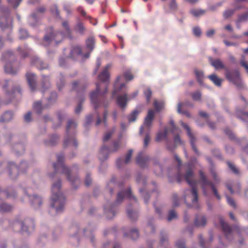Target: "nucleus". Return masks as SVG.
<instances>
[{
	"label": "nucleus",
	"instance_id": "33",
	"mask_svg": "<svg viewBox=\"0 0 248 248\" xmlns=\"http://www.w3.org/2000/svg\"><path fill=\"white\" fill-rule=\"evenodd\" d=\"M49 87L50 84L47 79V78H44V79L42 82V87L41 91L44 94L48 92V88H49Z\"/></svg>",
	"mask_w": 248,
	"mask_h": 248
},
{
	"label": "nucleus",
	"instance_id": "27",
	"mask_svg": "<svg viewBox=\"0 0 248 248\" xmlns=\"http://www.w3.org/2000/svg\"><path fill=\"white\" fill-rule=\"evenodd\" d=\"M12 197H15V193L12 189H10L8 190H2L0 189V198H10Z\"/></svg>",
	"mask_w": 248,
	"mask_h": 248
},
{
	"label": "nucleus",
	"instance_id": "60",
	"mask_svg": "<svg viewBox=\"0 0 248 248\" xmlns=\"http://www.w3.org/2000/svg\"><path fill=\"white\" fill-rule=\"evenodd\" d=\"M158 195V193L156 191L154 190V191H152L150 193V194L149 193H147L146 194L144 197V202H145V203H147L148 202V199H147V197H148L149 195H150V196H151V197H153V196H156L157 195Z\"/></svg>",
	"mask_w": 248,
	"mask_h": 248
},
{
	"label": "nucleus",
	"instance_id": "19",
	"mask_svg": "<svg viewBox=\"0 0 248 248\" xmlns=\"http://www.w3.org/2000/svg\"><path fill=\"white\" fill-rule=\"evenodd\" d=\"M216 219L219 220L220 225L222 227L223 232L225 233L226 238H228L229 235L231 234L232 228L227 223L225 222L221 217L217 216V217Z\"/></svg>",
	"mask_w": 248,
	"mask_h": 248
},
{
	"label": "nucleus",
	"instance_id": "24",
	"mask_svg": "<svg viewBox=\"0 0 248 248\" xmlns=\"http://www.w3.org/2000/svg\"><path fill=\"white\" fill-rule=\"evenodd\" d=\"M127 100L128 98L126 94L119 95L116 99L118 105L122 108L126 107Z\"/></svg>",
	"mask_w": 248,
	"mask_h": 248
},
{
	"label": "nucleus",
	"instance_id": "8",
	"mask_svg": "<svg viewBox=\"0 0 248 248\" xmlns=\"http://www.w3.org/2000/svg\"><path fill=\"white\" fill-rule=\"evenodd\" d=\"M14 58L13 54L11 51H7L4 53L2 55V60L6 62L4 66V71L6 73L15 75L18 71V69H14L12 65L11 61Z\"/></svg>",
	"mask_w": 248,
	"mask_h": 248
},
{
	"label": "nucleus",
	"instance_id": "36",
	"mask_svg": "<svg viewBox=\"0 0 248 248\" xmlns=\"http://www.w3.org/2000/svg\"><path fill=\"white\" fill-rule=\"evenodd\" d=\"M47 107L48 105L42 106V103L40 101L34 103L33 106L34 110L38 114H40L42 112L44 108H47Z\"/></svg>",
	"mask_w": 248,
	"mask_h": 248
},
{
	"label": "nucleus",
	"instance_id": "45",
	"mask_svg": "<svg viewBox=\"0 0 248 248\" xmlns=\"http://www.w3.org/2000/svg\"><path fill=\"white\" fill-rule=\"evenodd\" d=\"M190 13L195 17H197L204 15L205 13V11L203 10L198 9H192L190 11Z\"/></svg>",
	"mask_w": 248,
	"mask_h": 248
},
{
	"label": "nucleus",
	"instance_id": "52",
	"mask_svg": "<svg viewBox=\"0 0 248 248\" xmlns=\"http://www.w3.org/2000/svg\"><path fill=\"white\" fill-rule=\"evenodd\" d=\"M182 106H183L182 103H180L178 104V106H177L178 112L179 113L183 114L185 115L187 117H190V114L188 111L182 110L181 109H182Z\"/></svg>",
	"mask_w": 248,
	"mask_h": 248
},
{
	"label": "nucleus",
	"instance_id": "40",
	"mask_svg": "<svg viewBox=\"0 0 248 248\" xmlns=\"http://www.w3.org/2000/svg\"><path fill=\"white\" fill-rule=\"evenodd\" d=\"M104 210L107 217L108 219H111L115 215L114 213V207L113 206H111L109 209H107L106 207H105Z\"/></svg>",
	"mask_w": 248,
	"mask_h": 248
},
{
	"label": "nucleus",
	"instance_id": "49",
	"mask_svg": "<svg viewBox=\"0 0 248 248\" xmlns=\"http://www.w3.org/2000/svg\"><path fill=\"white\" fill-rule=\"evenodd\" d=\"M123 76L127 81H130L134 78V76L129 70L124 71Z\"/></svg>",
	"mask_w": 248,
	"mask_h": 248
},
{
	"label": "nucleus",
	"instance_id": "48",
	"mask_svg": "<svg viewBox=\"0 0 248 248\" xmlns=\"http://www.w3.org/2000/svg\"><path fill=\"white\" fill-rule=\"evenodd\" d=\"M57 96V93L56 92L50 93V96L47 99L49 105L52 104L56 101Z\"/></svg>",
	"mask_w": 248,
	"mask_h": 248
},
{
	"label": "nucleus",
	"instance_id": "15",
	"mask_svg": "<svg viewBox=\"0 0 248 248\" xmlns=\"http://www.w3.org/2000/svg\"><path fill=\"white\" fill-rule=\"evenodd\" d=\"M12 18L8 14L0 17V28L2 30L11 28Z\"/></svg>",
	"mask_w": 248,
	"mask_h": 248
},
{
	"label": "nucleus",
	"instance_id": "62",
	"mask_svg": "<svg viewBox=\"0 0 248 248\" xmlns=\"http://www.w3.org/2000/svg\"><path fill=\"white\" fill-rule=\"evenodd\" d=\"M227 200L228 204L232 206L233 208H235L236 207V204L234 200L229 196H227Z\"/></svg>",
	"mask_w": 248,
	"mask_h": 248
},
{
	"label": "nucleus",
	"instance_id": "54",
	"mask_svg": "<svg viewBox=\"0 0 248 248\" xmlns=\"http://www.w3.org/2000/svg\"><path fill=\"white\" fill-rule=\"evenodd\" d=\"M177 217V215L176 212L173 210H171L170 211L168 215V217L167 218V220L168 221H170L172 219H175Z\"/></svg>",
	"mask_w": 248,
	"mask_h": 248
},
{
	"label": "nucleus",
	"instance_id": "21",
	"mask_svg": "<svg viewBox=\"0 0 248 248\" xmlns=\"http://www.w3.org/2000/svg\"><path fill=\"white\" fill-rule=\"evenodd\" d=\"M29 200L31 201V205L35 208H39L42 204V201L41 198L36 195H33L32 196L28 195Z\"/></svg>",
	"mask_w": 248,
	"mask_h": 248
},
{
	"label": "nucleus",
	"instance_id": "51",
	"mask_svg": "<svg viewBox=\"0 0 248 248\" xmlns=\"http://www.w3.org/2000/svg\"><path fill=\"white\" fill-rule=\"evenodd\" d=\"M238 117L243 120L248 119V111L244 112L242 110H238L237 112Z\"/></svg>",
	"mask_w": 248,
	"mask_h": 248
},
{
	"label": "nucleus",
	"instance_id": "28",
	"mask_svg": "<svg viewBox=\"0 0 248 248\" xmlns=\"http://www.w3.org/2000/svg\"><path fill=\"white\" fill-rule=\"evenodd\" d=\"M32 63L35 64L38 68L41 70L46 69L47 67V64H45L38 58H35L32 61Z\"/></svg>",
	"mask_w": 248,
	"mask_h": 248
},
{
	"label": "nucleus",
	"instance_id": "55",
	"mask_svg": "<svg viewBox=\"0 0 248 248\" xmlns=\"http://www.w3.org/2000/svg\"><path fill=\"white\" fill-rule=\"evenodd\" d=\"M152 92L150 89H147L144 92V94L146 97L147 103H149L152 96Z\"/></svg>",
	"mask_w": 248,
	"mask_h": 248
},
{
	"label": "nucleus",
	"instance_id": "13",
	"mask_svg": "<svg viewBox=\"0 0 248 248\" xmlns=\"http://www.w3.org/2000/svg\"><path fill=\"white\" fill-rule=\"evenodd\" d=\"M64 35L61 32L58 31L55 33L50 32L49 34H47L44 37V40L47 43H49L52 40H54L57 44L61 42L63 38Z\"/></svg>",
	"mask_w": 248,
	"mask_h": 248
},
{
	"label": "nucleus",
	"instance_id": "18",
	"mask_svg": "<svg viewBox=\"0 0 248 248\" xmlns=\"http://www.w3.org/2000/svg\"><path fill=\"white\" fill-rule=\"evenodd\" d=\"M123 78V77L122 76H118L116 79L114 85V91L113 92L112 95L114 96V95L116 93L120 92L123 89L126 87V84L124 83H121L120 81L121 79Z\"/></svg>",
	"mask_w": 248,
	"mask_h": 248
},
{
	"label": "nucleus",
	"instance_id": "25",
	"mask_svg": "<svg viewBox=\"0 0 248 248\" xmlns=\"http://www.w3.org/2000/svg\"><path fill=\"white\" fill-rule=\"evenodd\" d=\"M132 153H133L132 150H129L128 151V152L127 153V154L126 155V156H125V160L124 162V163L125 164H127L130 161L131 156H132ZM123 162H124V161L121 159H120V158L118 159L116 161V164H117L118 168H120L121 167V164L123 163Z\"/></svg>",
	"mask_w": 248,
	"mask_h": 248
},
{
	"label": "nucleus",
	"instance_id": "64",
	"mask_svg": "<svg viewBox=\"0 0 248 248\" xmlns=\"http://www.w3.org/2000/svg\"><path fill=\"white\" fill-rule=\"evenodd\" d=\"M248 18V13H246L243 15L239 16L238 21L239 22H242L247 20Z\"/></svg>",
	"mask_w": 248,
	"mask_h": 248
},
{
	"label": "nucleus",
	"instance_id": "14",
	"mask_svg": "<svg viewBox=\"0 0 248 248\" xmlns=\"http://www.w3.org/2000/svg\"><path fill=\"white\" fill-rule=\"evenodd\" d=\"M8 81L6 80L5 84L3 86V89L5 92V94L7 97H9L12 99L15 97L17 94L19 95L21 94V89L19 86L15 87L11 91H7V88L8 87Z\"/></svg>",
	"mask_w": 248,
	"mask_h": 248
},
{
	"label": "nucleus",
	"instance_id": "29",
	"mask_svg": "<svg viewBox=\"0 0 248 248\" xmlns=\"http://www.w3.org/2000/svg\"><path fill=\"white\" fill-rule=\"evenodd\" d=\"M82 55V50L78 46H74L71 50L69 57L74 58L76 56Z\"/></svg>",
	"mask_w": 248,
	"mask_h": 248
},
{
	"label": "nucleus",
	"instance_id": "3",
	"mask_svg": "<svg viewBox=\"0 0 248 248\" xmlns=\"http://www.w3.org/2000/svg\"><path fill=\"white\" fill-rule=\"evenodd\" d=\"M108 87H105V91L102 93L100 91V84L96 83V88L95 91L93 92L90 94V99L92 104L93 105L95 111L102 107L106 108L108 102H106L104 94L107 92Z\"/></svg>",
	"mask_w": 248,
	"mask_h": 248
},
{
	"label": "nucleus",
	"instance_id": "57",
	"mask_svg": "<svg viewBox=\"0 0 248 248\" xmlns=\"http://www.w3.org/2000/svg\"><path fill=\"white\" fill-rule=\"evenodd\" d=\"M28 37V33L26 30L24 29H20L19 31V38L24 39Z\"/></svg>",
	"mask_w": 248,
	"mask_h": 248
},
{
	"label": "nucleus",
	"instance_id": "42",
	"mask_svg": "<svg viewBox=\"0 0 248 248\" xmlns=\"http://www.w3.org/2000/svg\"><path fill=\"white\" fill-rule=\"evenodd\" d=\"M124 236H129V237H130V238L132 239H133V240L136 239L139 237V231L138 230H137L136 229H132L130 231L129 235H128L126 233H124Z\"/></svg>",
	"mask_w": 248,
	"mask_h": 248
},
{
	"label": "nucleus",
	"instance_id": "5",
	"mask_svg": "<svg viewBox=\"0 0 248 248\" xmlns=\"http://www.w3.org/2000/svg\"><path fill=\"white\" fill-rule=\"evenodd\" d=\"M77 123L73 120H70L68 121L66 127L67 137L64 141V147L68 146H73L75 148L78 146V142L74 137L70 136V134L75 133V129L77 127Z\"/></svg>",
	"mask_w": 248,
	"mask_h": 248
},
{
	"label": "nucleus",
	"instance_id": "53",
	"mask_svg": "<svg viewBox=\"0 0 248 248\" xmlns=\"http://www.w3.org/2000/svg\"><path fill=\"white\" fill-rule=\"evenodd\" d=\"M192 98L195 101H200L201 100L202 94L199 91H196L191 93Z\"/></svg>",
	"mask_w": 248,
	"mask_h": 248
},
{
	"label": "nucleus",
	"instance_id": "31",
	"mask_svg": "<svg viewBox=\"0 0 248 248\" xmlns=\"http://www.w3.org/2000/svg\"><path fill=\"white\" fill-rule=\"evenodd\" d=\"M13 116L12 112L8 111H6L0 117V122H7L11 120Z\"/></svg>",
	"mask_w": 248,
	"mask_h": 248
},
{
	"label": "nucleus",
	"instance_id": "9",
	"mask_svg": "<svg viewBox=\"0 0 248 248\" xmlns=\"http://www.w3.org/2000/svg\"><path fill=\"white\" fill-rule=\"evenodd\" d=\"M27 166V165L25 162H22L19 168L14 163H9L8 168L10 176L13 179L16 178L20 172L24 171L22 170Z\"/></svg>",
	"mask_w": 248,
	"mask_h": 248
},
{
	"label": "nucleus",
	"instance_id": "23",
	"mask_svg": "<svg viewBox=\"0 0 248 248\" xmlns=\"http://www.w3.org/2000/svg\"><path fill=\"white\" fill-rule=\"evenodd\" d=\"M211 64L215 67L216 69H226L222 61L218 59L214 60L212 58H209Z\"/></svg>",
	"mask_w": 248,
	"mask_h": 248
},
{
	"label": "nucleus",
	"instance_id": "46",
	"mask_svg": "<svg viewBox=\"0 0 248 248\" xmlns=\"http://www.w3.org/2000/svg\"><path fill=\"white\" fill-rule=\"evenodd\" d=\"M86 45L87 47L92 51L93 48L94 46V40L93 38H89L86 42Z\"/></svg>",
	"mask_w": 248,
	"mask_h": 248
},
{
	"label": "nucleus",
	"instance_id": "30",
	"mask_svg": "<svg viewBox=\"0 0 248 248\" xmlns=\"http://www.w3.org/2000/svg\"><path fill=\"white\" fill-rule=\"evenodd\" d=\"M208 78L217 86L221 85L222 80L219 78L216 74H213L208 76Z\"/></svg>",
	"mask_w": 248,
	"mask_h": 248
},
{
	"label": "nucleus",
	"instance_id": "10",
	"mask_svg": "<svg viewBox=\"0 0 248 248\" xmlns=\"http://www.w3.org/2000/svg\"><path fill=\"white\" fill-rule=\"evenodd\" d=\"M181 125L186 130L187 134L190 139V143L191 144V146L192 147V148L193 150L194 151L195 154L197 155H200V152L198 151V148H197L196 145H195V142H196V138H195L194 135L191 131V129L190 127L188 126V125L184 123L183 122L181 121Z\"/></svg>",
	"mask_w": 248,
	"mask_h": 248
},
{
	"label": "nucleus",
	"instance_id": "44",
	"mask_svg": "<svg viewBox=\"0 0 248 248\" xmlns=\"http://www.w3.org/2000/svg\"><path fill=\"white\" fill-rule=\"evenodd\" d=\"M12 208L13 207L12 206L5 203L0 204V211L2 212H9L12 209Z\"/></svg>",
	"mask_w": 248,
	"mask_h": 248
},
{
	"label": "nucleus",
	"instance_id": "6",
	"mask_svg": "<svg viewBox=\"0 0 248 248\" xmlns=\"http://www.w3.org/2000/svg\"><path fill=\"white\" fill-rule=\"evenodd\" d=\"M199 175L202 184V187L204 194L205 195H207V191L206 187L207 186H210L214 195L218 200H220L221 199L220 196L219 195L214 184L207 179V177L204 172L201 170L199 171Z\"/></svg>",
	"mask_w": 248,
	"mask_h": 248
},
{
	"label": "nucleus",
	"instance_id": "4",
	"mask_svg": "<svg viewBox=\"0 0 248 248\" xmlns=\"http://www.w3.org/2000/svg\"><path fill=\"white\" fill-rule=\"evenodd\" d=\"M193 175V171L191 169H188L185 175V179L186 182L191 186V202L193 207L199 209L200 206L198 202V196L197 189L196 187L197 182L195 180H193L192 176Z\"/></svg>",
	"mask_w": 248,
	"mask_h": 248
},
{
	"label": "nucleus",
	"instance_id": "2",
	"mask_svg": "<svg viewBox=\"0 0 248 248\" xmlns=\"http://www.w3.org/2000/svg\"><path fill=\"white\" fill-rule=\"evenodd\" d=\"M64 155L63 154H59L57 155V163L53 164V168L54 169L55 173H58L60 170H61V172L65 174L67 179L71 182L74 188H77V186L80 183V181L78 177L74 176L73 178L71 176V170L63 164Z\"/></svg>",
	"mask_w": 248,
	"mask_h": 248
},
{
	"label": "nucleus",
	"instance_id": "11",
	"mask_svg": "<svg viewBox=\"0 0 248 248\" xmlns=\"http://www.w3.org/2000/svg\"><path fill=\"white\" fill-rule=\"evenodd\" d=\"M120 147V142L119 141H115L113 143V149L110 150L108 147L103 146L101 149L100 154H99V158L100 160H105L108 157V154L110 152L116 151Z\"/></svg>",
	"mask_w": 248,
	"mask_h": 248
},
{
	"label": "nucleus",
	"instance_id": "17",
	"mask_svg": "<svg viewBox=\"0 0 248 248\" xmlns=\"http://www.w3.org/2000/svg\"><path fill=\"white\" fill-rule=\"evenodd\" d=\"M149 160V157L143 152L139 153L136 158V162L141 167H145Z\"/></svg>",
	"mask_w": 248,
	"mask_h": 248
},
{
	"label": "nucleus",
	"instance_id": "58",
	"mask_svg": "<svg viewBox=\"0 0 248 248\" xmlns=\"http://www.w3.org/2000/svg\"><path fill=\"white\" fill-rule=\"evenodd\" d=\"M228 166L229 168L232 170V171L236 174H239V170L238 169L232 164L231 162H228L227 163Z\"/></svg>",
	"mask_w": 248,
	"mask_h": 248
},
{
	"label": "nucleus",
	"instance_id": "1",
	"mask_svg": "<svg viewBox=\"0 0 248 248\" xmlns=\"http://www.w3.org/2000/svg\"><path fill=\"white\" fill-rule=\"evenodd\" d=\"M61 187V183L60 180L53 184L52 186L51 207L55 208L57 213L62 212L65 203V198L60 191Z\"/></svg>",
	"mask_w": 248,
	"mask_h": 248
},
{
	"label": "nucleus",
	"instance_id": "34",
	"mask_svg": "<svg viewBox=\"0 0 248 248\" xmlns=\"http://www.w3.org/2000/svg\"><path fill=\"white\" fill-rule=\"evenodd\" d=\"M194 72L198 82L200 84H202L203 83V80L204 78V74L203 71L201 70H199L196 68L194 69Z\"/></svg>",
	"mask_w": 248,
	"mask_h": 248
},
{
	"label": "nucleus",
	"instance_id": "41",
	"mask_svg": "<svg viewBox=\"0 0 248 248\" xmlns=\"http://www.w3.org/2000/svg\"><path fill=\"white\" fill-rule=\"evenodd\" d=\"M226 186H227V188L229 190V191L231 194H232L234 193V190L233 189V188H234V189H235V190L236 191L238 192L240 191V186L239 184H237L236 185H233L232 186V184L227 183Z\"/></svg>",
	"mask_w": 248,
	"mask_h": 248
},
{
	"label": "nucleus",
	"instance_id": "37",
	"mask_svg": "<svg viewBox=\"0 0 248 248\" xmlns=\"http://www.w3.org/2000/svg\"><path fill=\"white\" fill-rule=\"evenodd\" d=\"M75 30L76 31L78 32L79 33L83 34L86 30V28L84 27L83 23L80 21H79L75 26Z\"/></svg>",
	"mask_w": 248,
	"mask_h": 248
},
{
	"label": "nucleus",
	"instance_id": "59",
	"mask_svg": "<svg viewBox=\"0 0 248 248\" xmlns=\"http://www.w3.org/2000/svg\"><path fill=\"white\" fill-rule=\"evenodd\" d=\"M79 104L75 109V112L77 114L79 113L82 109L81 104L84 102V98L81 97V98H79Z\"/></svg>",
	"mask_w": 248,
	"mask_h": 248
},
{
	"label": "nucleus",
	"instance_id": "50",
	"mask_svg": "<svg viewBox=\"0 0 248 248\" xmlns=\"http://www.w3.org/2000/svg\"><path fill=\"white\" fill-rule=\"evenodd\" d=\"M164 103L162 102H158L155 100L154 102V106L156 111H160L164 107Z\"/></svg>",
	"mask_w": 248,
	"mask_h": 248
},
{
	"label": "nucleus",
	"instance_id": "38",
	"mask_svg": "<svg viewBox=\"0 0 248 248\" xmlns=\"http://www.w3.org/2000/svg\"><path fill=\"white\" fill-rule=\"evenodd\" d=\"M140 113V111L137 109H134L128 116V120L129 122L131 123L134 122L139 114Z\"/></svg>",
	"mask_w": 248,
	"mask_h": 248
},
{
	"label": "nucleus",
	"instance_id": "43",
	"mask_svg": "<svg viewBox=\"0 0 248 248\" xmlns=\"http://www.w3.org/2000/svg\"><path fill=\"white\" fill-rule=\"evenodd\" d=\"M167 133L168 130L166 128L165 129L164 132H158L156 138V140L159 141L163 139H165L167 137Z\"/></svg>",
	"mask_w": 248,
	"mask_h": 248
},
{
	"label": "nucleus",
	"instance_id": "20",
	"mask_svg": "<svg viewBox=\"0 0 248 248\" xmlns=\"http://www.w3.org/2000/svg\"><path fill=\"white\" fill-rule=\"evenodd\" d=\"M26 77L31 90L34 91L36 87L35 75L33 73L28 72L26 75Z\"/></svg>",
	"mask_w": 248,
	"mask_h": 248
},
{
	"label": "nucleus",
	"instance_id": "16",
	"mask_svg": "<svg viewBox=\"0 0 248 248\" xmlns=\"http://www.w3.org/2000/svg\"><path fill=\"white\" fill-rule=\"evenodd\" d=\"M111 67L110 64H107L98 75V79L103 82H109L110 74L108 70Z\"/></svg>",
	"mask_w": 248,
	"mask_h": 248
},
{
	"label": "nucleus",
	"instance_id": "39",
	"mask_svg": "<svg viewBox=\"0 0 248 248\" xmlns=\"http://www.w3.org/2000/svg\"><path fill=\"white\" fill-rule=\"evenodd\" d=\"M126 211H127V214L128 217L132 220H135L138 217V215L137 212H133L130 208V206H129L126 208Z\"/></svg>",
	"mask_w": 248,
	"mask_h": 248
},
{
	"label": "nucleus",
	"instance_id": "7",
	"mask_svg": "<svg viewBox=\"0 0 248 248\" xmlns=\"http://www.w3.org/2000/svg\"><path fill=\"white\" fill-rule=\"evenodd\" d=\"M225 76L226 78L238 87H241L243 83L238 70H229L226 69Z\"/></svg>",
	"mask_w": 248,
	"mask_h": 248
},
{
	"label": "nucleus",
	"instance_id": "26",
	"mask_svg": "<svg viewBox=\"0 0 248 248\" xmlns=\"http://www.w3.org/2000/svg\"><path fill=\"white\" fill-rule=\"evenodd\" d=\"M206 224V218L205 216H202L201 217L196 216L195 221L194 224L195 226L200 227L204 226Z\"/></svg>",
	"mask_w": 248,
	"mask_h": 248
},
{
	"label": "nucleus",
	"instance_id": "35",
	"mask_svg": "<svg viewBox=\"0 0 248 248\" xmlns=\"http://www.w3.org/2000/svg\"><path fill=\"white\" fill-rule=\"evenodd\" d=\"M27 223V220L25 222H19V221H15L13 224V226L14 227H19L21 229V230L23 232H27L29 230V227L25 226V224Z\"/></svg>",
	"mask_w": 248,
	"mask_h": 248
},
{
	"label": "nucleus",
	"instance_id": "56",
	"mask_svg": "<svg viewBox=\"0 0 248 248\" xmlns=\"http://www.w3.org/2000/svg\"><path fill=\"white\" fill-rule=\"evenodd\" d=\"M9 4L14 8L18 6L22 0H7Z\"/></svg>",
	"mask_w": 248,
	"mask_h": 248
},
{
	"label": "nucleus",
	"instance_id": "63",
	"mask_svg": "<svg viewBox=\"0 0 248 248\" xmlns=\"http://www.w3.org/2000/svg\"><path fill=\"white\" fill-rule=\"evenodd\" d=\"M58 138L57 136L54 135L52 137V139L49 141L46 142V144L47 145H53L57 141Z\"/></svg>",
	"mask_w": 248,
	"mask_h": 248
},
{
	"label": "nucleus",
	"instance_id": "12",
	"mask_svg": "<svg viewBox=\"0 0 248 248\" xmlns=\"http://www.w3.org/2000/svg\"><path fill=\"white\" fill-rule=\"evenodd\" d=\"M124 198H127L130 201L133 200L135 202H137L136 197L132 195L130 188L120 192L117 195L116 202L117 203H120Z\"/></svg>",
	"mask_w": 248,
	"mask_h": 248
},
{
	"label": "nucleus",
	"instance_id": "47",
	"mask_svg": "<svg viewBox=\"0 0 248 248\" xmlns=\"http://www.w3.org/2000/svg\"><path fill=\"white\" fill-rule=\"evenodd\" d=\"M18 51H19V53L21 54V56L22 57H26L27 56L29 50V48L25 46L23 48H22L21 47L19 46L18 47Z\"/></svg>",
	"mask_w": 248,
	"mask_h": 248
},
{
	"label": "nucleus",
	"instance_id": "61",
	"mask_svg": "<svg viewBox=\"0 0 248 248\" xmlns=\"http://www.w3.org/2000/svg\"><path fill=\"white\" fill-rule=\"evenodd\" d=\"M234 12V10H228L224 12L223 16L225 18H228L232 16Z\"/></svg>",
	"mask_w": 248,
	"mask_h": 248
},
{
	"label": "nucleus",
	"instance_id": "32",
	"mask_svg": "<svg viewBox=\"0 0 248 248\" xmlns=\"http://www.w3.org/2000/svg\"><path fill=\"white\" fill-rule=\"evenodd\" d=\"M46 9L45 7L41 6L36 9V11L31 14V17L33 19L36 20L39 18L38 14H43L46 12Z\"/></svg>",
	"mask_w": 248,
	"mask_h": 248
},
{
	"label": "nucleus",
	"instance_id": "22",
	"mask_svg": "<svg viewBox=\"0 0 248 248\" xmlns=\"http://www.w3.org/2000/svg\"><path fill=\"white\" fill-rule=\"evenodd\" d=\"M155 116V111L152 109L148 111L147 115L145 118L144 124L148 127H150L152 124Z\"/></svg>",
	"mask_w": 248,
	"mask_h": 248
}]
</instances>
